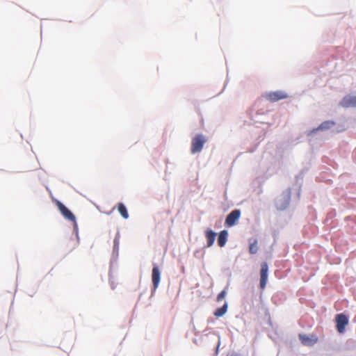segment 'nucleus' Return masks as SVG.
<instances>
[{"label":"nucleus","mask_w":356,"mask_h":356,"mask_svg":"<svg viewBox=\"0 0 356 356\" xmlns=\"http://www.w3.org/2000/svg\"><path fill=\"white\" fill-rule=\"evenodd\" d=\"M207 142V139L202 134L195 135L191 141V151L192 154L200 152Z\"/></svg>","instance_id":"obj_1"},{"label":"nucleus","mask_w":356,"mask_h":356,"mask_svg":"<svg viewBox=\"0 0 356 356\" xmlns=\"http://www.w3.org/2000/svg\"><path fill=\"white\" fill-rule=\"evenodd\" d=\"M241 216V211L239 209H234L229 213L225 219V225L228 227H232L236 225V222Z\"/></svg>","instance_id":"obj_2"},{"label":"nucleus","mask_w":356,"mask_h":356,"mask_svg":"<svg viewBox=\"0 0 356 356\" xmlns=\"http://www.w3.org/2000/svg\"><path fill=\"white\" fill-rule=\"evenodd\" d=\"M288 95L283 91H273L266 94L265 97L267 100L275 102L287 98Z\"/></svg>","instance_id":"obj_3"},{"label":"nucleus","mask_w":356,"mask_h":356,"mask_svg":"<svg viewBox=\"0 0 356 356\" xmlns=\"http://www.w3.org/2000/svg\"><path fill=\"white\" fill-rule=\"evenodd\" d=\"M56 204L60 212L67 220L76 222L74 215L63 203L57 200Z\"/></svg>","instance_id":"obj_4"},{"label":"nucleus","mask_w":356,"mask_h":356,"mask_svg":"<svg viewBox=\"0 0 356 356\" xmlns=\"http://www.w3.org/2000/svg\"><path fill=\"white\" fill-rule=\"evenodd\" d=\"M268 266L266 262H264L261 266L260 270V288L264 290L266 287L267 280H268Z\"/></svg>","instance_id":"obj_5"},{"label":"nucleus","mask_w":356,"mask_h":356,"mask_svg":"<svg viewBox=\"0 0 356 356\" xmlns=\"http://www.w3.org/2000/svg\"><path fill=\"white\" fill-rule=\"evenodd\" d=\"M337 329L339 333L345 331V327L348 323L347 316L343 314H337L336 316Z\"/></svg>","instance_id":"obj_6"},{"label":"nucleus","mask_w":356,"mask_h":356,"mask_svg":"<svg viewBox=\"0 0 356 356\" xmlns=\"http://www.w3.org/2000/svg\"><path fill=\"white\" fill-rule=\"evenodd\" d=\"M299 339L304 346H314L317 341L318 338L315 335H307L304 334H299Z\"/></svg>","instance_id":"obj_7"},{"label":"nucleus","mask_w":356,"mask_h":356,"mask_svg":"<svg viewBox=\"0 0 356 356\" xmlns=\"http://www.w3.org/2000/svg\"><path fill=\"white\" fill-rule=\"evenodd\" d=\"M341 105L345 108L356 107V95H348L343 98Z\"/></svg>","instance_id":"obj_8"},{"label":"nucleus","mask_w":356,"mask_h":356,"mask_svg":"<svg viewBox=\"0 0 356 356\" xmlns=\"http://www.w3.org/2000/svg\"><path fill=\"white\" fill-rule=\"evenodd\" d=\"M152 277L154 288L156 289L160 282V271L157 266L153 268Z\"/></svg>","instance_id":"obj_9"},{"label":"nucleus","mask_w":356,"mask_h":356,"mask_svg":"<svg viewBox=\"0 0 356 356\" xmlns=\"http://www.w3.org/2000/svg\"><path fill=\"white\" fill-rule=\"evenodd\" d=\"M205 236L207 241V247L212 246L216 236V233L211 229H207L205 231Z\"/></svg>","instance_id":"obj_10"},{"label":"nucleus","mask_w":356,"mask_h":356,"mask_svg":"<svg viewBox=\"0 0 356 356\" xmlns=\"http://www.w3.org/2000/svg\"><path fill=\"white\" fill-rule=\"evenodd\" d=\"M228 233L226 230H223L220 232L218 238V244L220 247H223L226 242L227 238Z\"/></svg>","instance_id":"obj_11"},{"label":"nucleus","mask_w":356,"mask_h":356,"mask_svg":"<svg viewBox=\"0 0 356 356\" xmlns=\"http://www.w3.org/2000/svg\"><path fill=\"white\" fill-rule=\"evenodd\" d=\"M118 210L123 218L127 219L129 218L128 211L127 210L126 207L124 205V204L118 203Z\"/></svg>","instance_id":"obj_12"},{"label":"nucleus","mask_w":356,"mask_h":356,"mask_svg":"<svg viewBox=\"0 0 356 356\" xmlns=\"http://www.w3.org/2000/svg\"><path fill=\"white\" fill-rule=\"evenodd\" d=\"M227 304L225 303L222 307H221L216 310V312H214V315L216 317L222 316L227 312Z\"/></svg>","instance_id":"obj_13"},{"label":"nucleus","mask_w":356,"mask_h":356,"mask_svg":"<svg viewBox=\"0 0 356 356\" xmlns=\"http://www.w3.org/2000/svg\"><path fill=\"white\" fill-rule=\"evenodd\" d=\"M257 240L255 239L252 243H250L249 247V252L250 254H256L258 251Z\"/></svg>","instance_id":"obj_14"},{"label":"nucleus","mask_w":356,"mask_h":356,"mask_svg":"<svg viewBox=\"0 0 356 356\" xmlns=\"http://www.w3.org/2000/svg\"><path fill=\"white\" fill-rule=\"evenodd\" d=\"M225 295H226V291L224 290L222 291L220 293H218V295L217 296V301L218 302L221 301L223 298H225Z\"/></svg>","instance_id":"obj_15"},{"label":"nucleus","mask_w":356,"mask_h":356,"mask_svg":"<svg viewBox=\"0 0 356 356\" xmlns=\"http://www.w3.org/2000/svg\"><path fill=\"white\" fill-rule=\"evenodd\" d=\"M330 122H324L322 123L318 128V129H328L330 127Z\"/></svg>","instance_id":"obj_16"},{"label":"nucleus","mask_w":356,"mask_h":356,"mask_svg":"<svg viewBox=\"0 0 356 356\" xmlns=\"http://www.w3.org/2000/svg\"><path fill=\"white\" fill-rule=\"evenodd\" d=\"M119 241H120V236L118 234L115 238H114V248H118V245H119Z\"/></svg>","instance_id":"obj_17"}]
</instances>
